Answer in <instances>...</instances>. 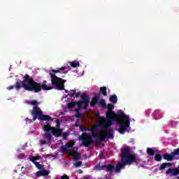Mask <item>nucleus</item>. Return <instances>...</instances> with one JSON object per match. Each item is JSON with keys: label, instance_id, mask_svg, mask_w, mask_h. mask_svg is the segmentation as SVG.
Listing matches in <instances>:
<instances>
[{"label": "nucleus", "instance_id": "nucleus-1", "mask_svg": "<svg viewBox=\"0 0 179 179\" xmlns=\"http://www.w3.org/2000/svg\"><path fill=\"white\" fill-rule=\"evenodd\" d=\"M51 77V84L47 85L46 80H43L42 83H38L33 80V78L28 76V74L24 76L23 80H17L15 85H10L7 87V90H13L16 89V91H19L21 87L24 88L25 91L34 92V93L41 92L43 91H50L52 89L59 91L64 90V83H66V80L62 79L57 77L53 73H50Z\"/></svg>", "mask_w": 179, "mask_h": 179}, {"label": "nucleus", "instance_id": "nucleus-2", "mask_svg": "<svg viewBox=\"0 0 179 179\" xmlns=\"http://www.w3.org/2000/svg\"><path fill=\"white\" fill-rule=\"evenodd\" d=\"M99 106L103 108H107V112H106V117L107 118V122H101V125L109 127L110 126L113 121H116L117 125H119V134H124L125 130L128 127H129V120L128 116L125 113L115 114L113 111L115 106L113 104L108 103L106 104L105 99L99 100Z\"/></svg>", "mask_w": 179, "mask_h": 179}, {"label": "nucleus", "instance_id": "nucleus-3", "mask_svg": "<svg viewBox=\"0 0 179 179\" xmlns=\"http://www.w3.org/2000/svg\"><path fill=\"white\" fill-rule=\"evenodd\" d=\"M106 121H99V126L102 127L101 128L100 134L101 135L98 136V131H91L92 135L84 132L81 134V136H79L78 140L81 141L83 146L85 148H89L94 141H93V138H98L99 142H103L106 141V138L113 139V129H107L111 126V124L108 127L101 124V122Z\"/></svg>", "mask_w": 179, "mask_h": 179}, {"label": "nucleus", "instance_id": "nucleus-4", "mask_svg": "<svg viewBox=\"0 0 179 179\" xmlns=\"http://www.w3.org/2000/svg\"><path fill=\"white\" fill-rule=\"evenodd\" d=\"M122 162H117L116 166H115V173H121V170H122L125 166H130L133 164H137L141 162V159L137 158L136 154L129 153V147L122 148Z\"/></svg>", "mask_w": 179, "mask_h": 179}, {"label": "nucleus", "instance_id": "nucleus-5", "mask_svg": "<svg viewBox=\"0 0 179 179\" xmlns=\"http://www.w3.org/2000/svg\"><path fill=\"white\" fill-rule=\"evenodd\" d=\"M81 101L77 102L68 103V108L71 109L75 106H78V108H83V110H87L89 106V96L86 94H83L80 96Z\"/></svg>", "mask_w": 179, "mask_h": 179}, {"label": "nucleus", "instance_id": "nucleus-6", "mask_svg": "<svg viewBox=\"0 0 179 179\" xmlns=\"http://www.w3.org/2000/svg\"><path fill=\"white\" fill-rule=\"evenodd\" d=\"M31 116H33V121L38 120L39 121H51V117L48 115H43L42 110L38 107H33L31 110Z\"/></svg>", "mask_w": 179, "mask_h": 179}, {"label": "nucleus", "instance_id": "nucleus-7", "mask_svg": "<svg viewBox=\"0 0 179 179\" xmlns=\"http://www.w3.org/2000/svg\"><path fill=\"white\" fill-rule=\"evenodd\" d=\"M94 170H95L96 171H104L108 173H113V171H115V165L108 164V165L101 166L99 163H98V164H96V165H95V167H94Z\"/></svg>", "mask_w": 179, "mask_h": 179}, {"label": "nucleus", "instance_id": "nucleus-8", "mask_svg": "<svg viewBox=\"0 0 179 179\" xmlns=\"http://www.w3.org/2000/svg\"><path fill=\"white\" fill-rule=\"evenodd\" d=\"M90 100V98H89V101ZM99 101H101V99H99V94H96L93 98H92V101H89V104H90V107L93 108L95 107L96 104L99 105Z\"/></svg>", "mask_w": 179, "mask_h": 179}, {"label": "nucleus", "instance_id": "nucleus-9", "mask_svg": "<svg viewBox=\"0 0 179 179\" xmlns=\"http://www.w3.org/2000/svg\"><path fill=\"white\" fill-rule=\"evenodd\" d=\"M178 155H173V154H169V153H164L163 154V159L166 160L168 162H172L175 159H178V158L175 157V156H177Z\"/></svg>", "mask_w": 179, "mask_h": 179}, {"label": "nucleus", "instance_id": "nucleus-10", "mask_svg": "<svg viewBox=\"0 0 179 179\" xmlns=\"http://www.w3.org/2000/svg\"><path fill=\"white\" fill-rule=\"evenodd\" d=\"M50 131H51L50 134H52L55 138H59L63 134L62 133V129H52V130H50Z\"/></svg>", "mask_w": 179, "mask_h": 179}, {"label": "nucleus", "instance_id": "nucleus-11", "mask_svg": "<svg viewBox=\"0 0 179 179\" xmlns=\"http://www.w3.org/2000/svg\"><path fill=\"white\" fill-rule=\"evenodd\" d=\"M169 174H171L172 176H178L179 170H177V169H169L168 171H166V175Z\"/></svg>", "mask_w": 179, "mask_h": 179}, {"label": "nucleus", "instance_id": "nucleus-12", "mask_svg": "<svg viewBox=\"0 0 179 179\" xmlns=\"http://www.w3.org/2000/svg\"><path fill=\"white\" fill-rule=\"evenodd\" d=\"M52 129H59V127H52L50 124L43 125V131L46 133H49Z\"/></svg>", "mask_w": 179, "mask_h": 179}, {"label": "nucleus", "instance_id": "nucleus-13", "mask_svg": "<svg viewBox=\"0 0 179 179\" xmlns=\"http://www.w3.org/2000/svg\"><path fill=\"white\" fill-rule=\"evenodd\" d=\"M64 70H66V67L63 66V67L59 69L58 70L52 69V70H51V72H52L54 73L66 74L67 71H64Z\"/></svg>", "mask_w": 179, "mask_h": 179}, {"label": "nucleus", "instance_id": "nucleus-14", "mask_svg": "<svg viewBox=\"0 0 179 179\" xmlns=\"http://www.w3.org/2000/svg\"><path fill=\"white\" fill-rule=\"evenodd\" d=\"M52 136L50 132H46L45 134H42V138L43 139L46 140V141L51 142V140L52 139Z\"/></svg>", "mask_w": 179, "mask_h": 179}, {"label": "nucleus", "instance_id": "nucleus-15", "mask_svg": "<svg viewBox=\"0 0 179 179\" xmlns=\"http://www.w3.org/2000/svg\"><path fill=\"white\" fill-rule=\"evenodd\" d=\"M108 100L112 103L116 104V103L117 102V96H116V94H113L112 96H110V98L108 99Z\"/></svg>", "mask_w": 179, "mask_h": 179}, {"label": "nucleus", "instance_id": "nucleus-16", "mask_svg": "<svg viewBox=\"0 0 179 179\" xmlns=\"http://www.w3.org/2000/svg\"><path fill=\"white\" fill-rule=\"evenodd\" d=\"M99 92L104 96H107V88L106 87H101L99 88Z\"/></svg>", "mask_w": 179, "mask_h": 179}, {"label": "nucleus", "instance_id": "nucleus-17", "mask_svg": "<svg viewBox=\"0 0 179 179\" xmlns=\"http://www.w3.org/2000/svg\"><path fill=\"white\" fill-rule=\"evenodd\" d=\"M72 157L73 158V159H76V161H78L80 159V154L78 152H75L72 153Z\"/></svg>", "mask_w": 179, "mask_h": 179}, {"label": "nucleus", "instance_id": "nucleus-18", "mask_svg": "<svg viewBox=\"0 0 179 179\" xmlns=\"http://www.w3.org/2000/svg\"><path fill=\"white\" fill-rule=\"evenodd\" d=\"M146 154H148L150 156H154L155 152H154V150L152 148H146Z\"/></svg>", "mask_w": 179, "mask_h": 179}, {"label": "nucleus", "instance_id": "nucleus-19", "mask_svg": "<svg viewBox=\"0 0 179 179\" xmlns=\"http://www.w3.org/2000/svg\"><path fill=\"white\" fill-rule=\"evenodd\" d=\"M162 158L163 157H162V155L160 154H157L154 157V159L155 160V162H161Z\"/></svg>", "mask_w": 179, "mask_h": 179}, {"label": "nucleus", "instance_id": "nucleus-20", "mask_svg": "<svg viewBox=\"0 0 179 179\" xmlns=\"http://www.w3.org/2000/svg\"><path fill=\"white\" fill-rule=\"evenodd\" d=\"M171 166L170 163H163L162 164V165H160V168L159 169V170L162 171L164 170V169H166V166Z\"/></svg>", "mask_w": 179, "mask_h": 179}, {"label": "nucleus", "instance_id": "nucleus-21", "mask_svg": "<svg viewBox=\"0 0 179 179\" xmlns=\"http://www.w3.org/2000/svg\"><path fill=\"white\" fill-rule=\"evenodd\" d=\"M78 66H80V63H78V62L73 61V62H71V67L77 68Z\"/></svg>", "mask_w": 179, "mask_h": 179}, {"label": "nucleus", "instance_id": "nucleus-22", "mask_svg": "<svg viewBox=\"0 0 179 179\" xmlns=\"http://www.w3.org/2000/svg\"><path fill=\"white\" fill-rule=\"evenodd\" d=\"M72 148V147H66V146H62L61 150L62 153L68 152L69 149Z\"/></svg>", "mask_w": 179, "mask_h": 179}, {"label": "nucleus", "instance_id": "nucleus-23", "mask_svg": "<svg viewBox=\"0 0 179 179\" xmlns=\"http://www.w3.org/2000/svg\"><path fill=\"white\" fill-rule=\"evenodd\" d=\"M73 141H70L66 145H62V147L72 148L73 146Z\"/></svg>", "mask_w": 179, "mask_h": 179}, {"label": "nucleus", "instance_id": "nucleus-24", "mask_svg": "<svg viewBox=\"0 0 179 179\" xmlns=\"http://www.w3.org/2000/svg\"><path fill=\"white\" fill-rule=\"evenodd\" d=\"M36 173L45 175V176H48L50 174V171L48 170H42V171H37Z\"/></svg>", "mask_w": 179, "mask_h": 179}, {"label": "nucleus", "instance_id": "nucleus-25", "mask_svg": "<svg viewBox=\"0 0 179 179\" xmlns=\"http://www.w3.org/2000/svg\"><path fill=\"white\" fill-rule=\"evenodd\" d=\"M89 129V128L85 127V126H80V131L81 132H85Z\"/></svg>", "mask_w": 179, "mask_h": 179}, {"label": "nucleus", "instance_id": "nucleus-26", "mask_svg": "<svg viewBox=\"0 0 179 179\" xmlns=\"http://www.w3.org/2000/svg\"><path fill=\"white\" fill-rule=\"evenodd\" d=\"M169 155H179V148L173 150V152L169 153Z\"/></svg>", "mask_w": 179, "mask_h": 179}, {"label": "nucleus", "instance_id": "nucleus-27", "mask_svg": "<svg viewBox=\"0 0 179 179\" xmlns=\"http://www.w3.org/2000/svg\"><path fill=\"white\" fill-rule=\"evenodd\" d=\"M62 136L63 140L66 141V140L68 139L69 134H68V133L64 132V133H63V134H62V136Z\"/></svg>", "mask_w": 179, "mask_h": 179}, {"label": "nucleus", "instance_id": "nucleus-28", "mask_svg": "<svg viewBox=\"0 0 179 179\" xmlns=\"http://www.w3.org/2000/svg\"><path fill=\"white\" fill-rule=\"evenodd\" d=\"M87 131H90V132H97L96 131V127H92V128H89Z\"/></svg>", "mask_w": 179, "mask_h": 179}, {"label": "nucleus", "instance_id": "nucleus-29", "mask_svg": "<svg viewBox=\"0 0 179 179\" xmlns=\"http://www.w3.org/2000/svg\"><path fill=\"white\" fill-rule=\"evenodd\" d=\"M55 128H60V120L59 119H55Z\"/></svg>", "mask_w": 179, "mask_h": 179}, {"label": "nucleus", "instance_id": "nucleus-30", "mask_svg": "<svg viewBox=\"0 0 179 179\" xmlns=\"http://www.w3.org/2000/svg\"><path fill=\"white\" fill-rule=\"evenodd\" d=\"M78 92H75V90H71V92L68 94L69 97H72L74 94H77Z\"/></svg>", "mask_w": 179, "mask_h": 179}, {"label": "nucleus", "instance_id": "nucleus-31", "mask_svg": "<svg viewBox=\"0 0 179 179\" xmlns=\"http://www.w3.org/2000/svg\"><path fill=\"white\" fill-rule=\"evenodd\" d=\"M30 104L31 106H36L37 105H38V102H37V101H36V100H33V101H31V102H30Z\"/></svg>", "mask_w": 179, "mask_h": 179}, {"label": "nucleus", "instance_id": "nucleus-32", "mask_svg": "<svg viewBox=\"0 0 179 179\" xmlns=\"http://www.w3.org/2000/svg\"><path fill=\"white\" fill-rule=\"evenodd\" d=\"M82 162H77V163L74 164L73 165L76 166V168H78L80 166H81Z\"/></svg>", "mask_w": 179, "mask_h": 179}, {"label": "nucleus", "instance_id": "nucleus-33", "mask_svg": "<svg viewBox=\"0 0 179 179\" xmlns=\"http://www.w3.org/2000/svg\"><path fill=\"white\" fill-rule=\"evenodd\" d=\"M36 176H37V177L47 176V175H45V174H43V173H41L36 172Z\"/></svg>", "mask_w": 179, "mask_h": 179}, {"label": "nucleus", "instance_id": "nucleus-34", "mask_svg": "<svg viewBox=\"0 0 179 179\" xmlns=\"http://www.w3.org/2000/svg\"><path fill=\"white\" fill-rule=\"evenodd\" d=\"M60 179H69V176L68 175H63L60 176Z\"/></svg>", "mask_w": 179, "mask_h": 179}, {"label": "nucleus", "instance_id": "nucleus-35", "mask_svg": "<svg viewBox=\"0 0 179 179\" xmlns=\"http://www.w3.org/2000/svg\"><path fill=\"white\" fill-rule=\"evenodd\" d=\"M35 166H36V168H37V169L38 170H42L43 169L42 165H35Z\"/></svg>", "mask_w": 179, "mask_h": 179}, {"label": "nucleus", "instance_id": "nucleus-36", "mask_svg": "<svg viewBox=\"0 0 179 179\" xmlns=\"http://www.w3.org/2000/svg\"><path fill=\"white\" fill-rule=\"evenodd\" d=\"M80 117H81V113H76V118H80Z\"/></svg>", "mask_w": 179, "mask_h": 179}, {"label": "nucleus", "instance_id": "nucleus-37", "mask_svg": "<svg viewBox=\"0 0 179 179\" xmlns=\"http://www.w3.org/2000/svg\"><path fill=\"white\" fill-rule=\"evenodd\" d=\"M40 143H41V145H46V141H45L41 140Z\"/></svg>", "mask_w": 179, "mask_h": 179}, {"label": "nucleus", "instance_id": "nucleus-38", "mask_svg": "<svg viewBox=\"0 0 179 179\" xmlns=\"http://www.w3.org/2000/svg\"><path fill=\"white\" fill-rule=\"evenodd\" d=\"M80 109H83V108H76V110H73V111L76 112V113H80Z\"/></svg>", "mask_w": 179, "mask_h": 179}, {"label": "nucleus", "instance_id": "nucleus-39", "mask_svg": "<svg viewBox=\"0 0 179 179\" xmlns=\"http://www.w3.org/2000/svg\"><path fill=\"white\" fill-rule=\"evenodd\" d=\"M30 159H41V157H37V156H36V157H30Z\"/></svg>", "mask_w": 179, "mask_h": 179}, {"label": "nucleus", "instance_id": "nucleus-40", "mask_svg": "<svg viewBox=\"0 0 179 179\" xmlns=\"http://www.w3.org/2000/svg\"><path fill=\"white\" fill-rule=\"evenodd\" d=\"M29 159H30V162H31L32 163L37 162L36 161L38 160V159H33V158H29Z\"/></svg>", "mask_w": 179, "mask_h": 179}, {"label": "nucleus", "instance_id": "nucleus-41", "mask_svg": "<svg viewBox=\"0 0 179 179\" xmlns=\"http://www.w3.org/2000/svg\"><path fill=\"white\" fill-rule=\"evenodd\" d=\"M73 96H76V98H78V96H80V92L74 94Z\"/></svg>", "mask_w": 179, "mask_h": 179}, {"label": "nucleus", "instance_id": "nucleus-42", "mask_svg": "<svg viewBox=\"0 0 179 179\" xmlns=\"http://www.w3.org/2000/svg\"><path fill=\"white\" fill-rule=\"evenodd\" d=\"M25 169H26V168H24V167L21 168V171H22V174H25V173H24V170H25Z\"/></svg>", "mask_w": 179, "mask_h": 179}, {"label": "nucleus", "instance_id": "nucleus-43", "mask_svg": "<svg viewBox=\"0 0 179 179\" xmlns=\"http://www.w3.org/2000/svg\"><path fill=\"white\" fill-rule=\"evenodd\" d=\"M77 173H78V174H81V173H83V171H81V169H78V170L77 171Z\"/></svg>", "mask_w": 179, "mask_h": 179}, {"label": "nucleus", "instance_id": "nucleus-44", "mask_svg": "<svg viewBox=\"0 0 179 179\" xmlns=\"http://www.w3.org/2000/svg\"><path fill=\"white\" fill-rule=\"evenodd\" d=\"M54 157V156H52V155H45V158H48V157Z\"/></svg>", "mask_w": 179, "mask_h": 179}, {"label": "nucleus", "instance_id": "nucleus-45", "mask_svg": "<svg viewBox=\"0 0 179 179\" xmlns=\"http://www.w3.org/2000/svg\"><path fill=\"white\" fill-rule=\"evenodd\" d=\"M33 164H34V166L41 165L38 162H33Z\"/></svg>", "mask_w": 179, "mask_h": 179}, {"label": "nucleus", "instance_id": "nucleus-46", "mask_svg": "<svg viewBox=\"0 0 179 179\" xmlns=\"http://www.w3.org/2000/svg\"><path fill=\"white\" fill-rule=\"evenodd\" d=\"M174 169H177V171H179V164H178V168H174Z\"/></svg>", "mask_w": 179, "mask_h": 179}, {"label": "nucleus", "instance_id": "nucleus-47", "mask_svg": "<svg viewBox=\"0 0 179 179\" xmlns=\"http://www.w3.org/2000/svg\"><path fill=\"white\" fill-rule=\"evenodd\" d=\"M76 127H78V124H76Z\"/></svg>", "mask_w": 179, "mask_h": 179}, {"label": "nucleus", "instance_id": "nucleus-48", "mask_svg": "<svg viewBox=\"0 0 179 179\" xmlns=\"http://www.w3.org/2000/svg\"><path fill=\"white\" fill-rule=\"evenodd\" d=\"M64 92L68 93V90H64Z\"/></svg>", "mask_w": 179, "mask_h": 179}, {"label": "nucleus", "instance_id": "nucleus-49", "mask_svg": "<svg viewBox=\"0 0 179 179\" xmlns=\"http://www.w3.org/2000/svg\"><path fill=\"white\" fill-rule=\"evenodd\" d=\"M157 118H155V120H157Z\"/></svg>", "mask_w": 179, "mask_h": 179}, {"label": "nucleus", "instance_id": "nucleus-50", "mask_svg": "<svg viewBox=\"0 0 179 179\" xmlns=\"http://www.w3.org/2000/svg\"><path fill=\"white\" fill-rule=\"evenodd\" d=\"M178 159H179V157H178Z\"/></svg>", "mask_w": 179, "mask_h": 179}]
</instances>
